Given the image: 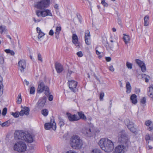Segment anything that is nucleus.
Masks as SVG:
<instances>
[{"instance_id": "f257e3e1", "label": "nucleus", "mask_w": 153, "mask_h": 153, "mask_svg": "<svg viewBox=\"0 0 153 153\" xmlns=\"http://www.w3.org/2000/svg\"><path fill=\"white\" fill-rule=\"evenodd\" d=\"M118 141L123 145H121L117 146L114 153H124L126 148H128L130 146L131 142L128 135L124 130H122L118 134Z\"/></svg>"}, {"instance_id": "f03ea898", "label": "nucleus", "mask_w": 153, "mask_h": 153, "mask_svg": "<svg viewBox=\"0 0 153 153\" xmlns=\"http://www.w3.org/2000/svg\"><path fill=\"white\" fill-rule=\"evenodd\" d=\"M99 144L102 149L107 152H111L114 148L113 142L107 138L101 139Z\"/></svg>"}, {"instance_id": "7ed1b4c3", "label": "nucleus", "mask_w": 153, "mask_h": 153, "mask_svg": "<svg viewBox=\"0 0 153 153\" xmlns=\"http://www.w3.org/2000/svg\"><path fill=\"white\" fill-rule=\"evenodd\" d=\"M71 147L74 149H80L83 145V142L80 137L77 135H73L70 140Z\"/></svg>"}, {"instance_id": "20e7f679", "label": "nucleus", "mask_w": 153, "mask_h": 153, "mask_svg": "<svg viewBox=\"0 0 153 153\" xmlns=\"http://www.w3.org/2000/svg\"><path fill=\"white\" fill-rule=\"evenodd\" d=\"M95 128L93 124H91L84 127L82 131V133L86 136L91 137L95 133Z\"/></svg>"}, {"instance_id": "39448f33", "label": "nucleus", "mask_w": 153, "mask_h": 153, "mask_svg": "<svg viewBox=\"0 0 153 153\" xmlns=\"http://www.w3.org/2000/svg\"><path fill=\"white\" fill-rule=\"evenodd\" d=\"M27 149L26 144L22 141H19L15 143L13 146L14 150L17 152L22 153L25 152Z\"/></svg>"}, {"instance_id": "423d86ee", "label": "nucleus", "mask_w": 153, "mask_h": 153, "mask_svg": "<svg viewBox=\"0 0 153 153\" xmlns=\"http://www.w3.org/2000/svg\"><path fill=\"white\" fill-rule=\"evenodd\" d=\"M44 91H45V94L46 95H48L49 94V89L47 85H45L44 82L42 80L40 81L38 83L37 88L38 93L40 94Z\"/></svg>"}, {"instance_id": "0eeeda50", "label": "nucleus", "mask_w": 153, "mask_h": 153, "mask_svg": "<svg viewBox=\"0 0 153 153\" xmlns=\"http://www.w3.org/2000/svg\"><path fill=\"white\" fill-rule=\"evenodd\" d=\"M49 4V0H41L37 2L35 5V7L38 9H42L48 7Z\"/></svg>"}, {"instance_id": "6e6552de", "label": "nucleus", "mask_w": 153, "mask_h": 153, "mask_svg": "<svg viewBox=\"0 0 153 153\" xmlns=\"http://www.w3.org/2000/svg\"><path fill=\"white\" fill-rule=\"evenodd\" d=\"M69 87L71 91L75 93L78 90L76 88L77 82L75 81L71 80L68 82Z\"/></svg>"}, {"instance_id": "1a4fd4ad", "label": "nucleus", "mask_w": 153, "mask_h": 153, "mask_svg": "<svg viewBox=\"0 0 153 153\" xmlns=\"http://www.w3.org/2000/svg\"><path fill=\"white\" fill-rule=\"evenodd\" d=\"M46 100V99L45 97L40 98L36 104L37 108L40 109L42 108L45 104Z\"/></svg>"}, {"instance_id": "9d476101", "label": "nucleus", "mask_w": 153, "mask_h": 153, "mask_svg": "<svg viewBox=\"0 0 153 153\" xmlns=\"http://www.w3.org/2000/svg\"><path fill=\"white\" fill-rule=\"evenodd\" d=\"M26 133L21 131H15L14 133V136L19 140H24V137L25 136Z\"/></svg>"}, {"instance_id": "9b49d317", "label": "nucleus", "mask_w": 153, "mask_h": 153, "mask_svg": "<svg viewBox=\"0 0 153 153\" xmlns=\"http://www.w3.org/2000/svg\"><path fill=\"white\" fill-rule=\"evenodd\" d=\"M19 69L22 73L24 72V69L26 68V63L25 61L22 59L19 61L18 63Z\"/></svg>"}, {"instance_id": "f8f14e48", "label": "nucleus", "mask_w": 153, "mask_h": 153, "mask_svg": "<svg viewBox=\"0 0 153 153\" xmlns=\"http://www.w3.org/2000/svg\"><path fill=\"white\" fill-rule=\"evenodd\" d=\"M91 35L90 31L88 30L85 31V43L88 45L91 44Z\"/></svg>"}, {"instance_id": "ddd939ff", "label": "nucleus", "mask_w": 153, "mask_h": 153, "mask_svg": "<svg viewBox=\"0 0 153 153\" xmlns=\"http://www.w3.org/2000/svg\"><path fill=\"white\" fill-rule=\"evenodd\" d=\"M45 128L46 130H49L52 128L53 130H55L56 128V123L54 121L53 123H46L45 124Z\"/></svg>"}, {"instance_id": "4468645a", "label": "nucleus", "mask_w": 153, "mask_h": 153, "mask_svg": "<svg viewBox=\"0 0 153 153\" xmlns=\"http://www.w3.org/2000/svg\"><path fill=\"white\" fill-rule=\"evenodd\" d=\"M66 114L68 117V120L71 121H74L79 120V117H78L76 114H74L72 115L69 113H67Z\"/></svg>"}, {"instance_id": "2eb2a0df", "label": "nucleus", "mask_w": 153, "mask_h": 153, "mask_svg": "<svg viewBox=\"0 0 153 153\" xmlns=\"http://www.w3.org/2000/svg\"><path fill=\"white\" fill-rule=\"evenodd\" d=\"M72 42L75 45L77 48H80L79 43L78 41V38L77 36L75 34H73L72 35Z\"/></svg>"}, {"instance_id": "dca6fc26", "label": "nucleus", "mask_w": 153, "mask_h": 153, "mask_svg": "<svg viewBox=\"0 0 153 153\" xmlns=\"http://www.w3.org/2000/svg\"><path fill=\"white\" fill-rule=\"evenodd\" d=\"M29 108L25 106L20 112L19 113V114H20V115L21 116H22L24 114H25L26 115H28L29 114Z\"/></svg>"}, {"instance_id": "f3484780", "label": "nucleus", "mask_w": 153, "mask_h": 153, "mask_svg": "<svg viewBox=\"0 0 153 153\" xmlns=\"http://www.w3.org/2000/svg\"><path fill=\"white\" fill-rule=\"evenodd\" d=\"M24 140L28 143H31L33 141V138L31 135L29 134H26Z\"/></svg>"}, {"instance_id": "a211bd4d", "label": "nucleus", "mask_w": 153, "mask_h": 153, "mask_svg": "<svg viewBox=\"0 0 153 153\" xmlns=\"http://www.w3.org/2000/svg\"><path fill=\"white\" fill-rule=\"evenodd\" d=\"M147 94L151 100L153 101V86L150 85L148 88Z\"/></svg>"}, {"instance_id": "6ab92c4d", "label": "nucleus", "mask_w": 153, "mask_h": 153, "mask_svg": "<svg viewBox=\"0 0 153 153\" xmlns=\"http://www.w3.org/2000/svg\"><path fill=\"white\" fill-rule=\"evenodd\" d=\"M56 69L58 73H61L63 70V67L61 64L58 62H56L55 64Z\"/></svg>"}, {"instance_id": "aec40b11", "label": "nucleus", "mask_w": 153, "mask_h": 153, "mask_svg": "<svg viewBox=\"0 0 153 153\" xmlns=\"http://www.w3.org/2000/svg\"><path fill=\"white\" fill-rule=\"evenodd\" d=\"M124 122L129 129L134 126V123L132 122H130L128 119H126Z\"/></svg>"}, {"instance_id": "412c9836", "label": "nucleus", "mask_w": 153, "mask_h": 153, "mask_svg": "<svg viewBox=\"0 0 153 153\" xmlns=\"http://www.w3.org/2000/svg\"><path fill=\"white\" fill-rule=\"evenodd\" d=\"M130 100L133 104H136L137 102V96L134 94L131 95L130 97Z\"/></svg>"}, {"instance_id": "4be33fe9", "label": "nucleus", "mask_w": 153, "mask_h": 153, "mask_svg": "<svg viewBox=\"0 0 153 153\" xmlns=\"http://www.w3.org/2000/svg\"><path fill=\"white\" fill-rule=\"evenodd\" d=\"M145 139L146 141V143L148 144L149 140L153 141V134L150 135L149 134H146L145 136Z\"/></svg>"}, {"instance_id": "5701e85b", "label": "nucleus", "mask_w": 153, "mask_h": 153, "mask_svg": "<svg viewBox=\"0 0 153 153\" xmlns=\"http://www.w3.org/2000/svg\"><path fill=\"white\" fill-rule=\"evenodd\" d=\"M126 92L127 94L130 93L131 90V86L129 82H127L126 84Z\"/></svg>"}, {"instance_id": "b1692460", "label": "nucleus", "mask_w": 153, "mask_h": 153, "mask_svg": "<svg viewBox=\"0 0 153 153\" xmlns=\"http://www.w3.org/2000/svg\"><path fill=\"white\" fill-rule=\"evenodd\" d=\"M149 18L148 15H146L145 16L144 18V26H148L149 24Z\"/></svg>"}, {"instance_id": "393cba45", "label": "nucleus", "mask_w": 153, "mask_h": 153, "mask_svg": "<svg viewBox=\"0 0 153 153\" xmlns=\"http://www.w3.org/2000/svg\"><path fill=\"white\" fill-rule=\"evenodd\" d=\"M2 77L0 76V96L2 94L3 90V86L2 84Z\"/></svg>"}, {"instance_id": "a878e982", "label": "nucleus", "mask_w": 153, "mask_h": 153, "mask_svg": "<svg viewBox=\"0 0 153 153\" xmlns=\"http://www.w3.org/2000/svg\"><path fill=\"white\" fill-rule=\"evenodd\" d=\"M78 114L79 116V118L82 119L83 120H86V117L85 115L82 112H78Z\"/></svg>"}, {"instance_id": "bb28decb", "label": "nucleus", "mask_w": 153, "mask_h": 153, "mask_svg": "<svg viewBox=\"0 0 153 153\" xmlns=\"http://www.w3.org/2000/svg\"><path fill=\"white\" fill-rule=\"evenodd\" d=\"M123 39L125 44H127L130 41L129 36L128 35H124L123 38Z\"/></svg>"}, {"instance_id": "cd10ccee", "label": "nucleus", "mask_w": 153, "mask_h": 153, "mask_svg": "<svg viewBox=\"0 0 153 153\" xmlns=\"http://www.w3.org/2000/svg\"><path fill=\"white\" fill-rule=\"evenodd\" d=\"M58 118L59 120V125L60 126V127H61L62 126H63L65 125L64 120L60 117H59Z\"/></svg>"}, {"instance_id": "c85d7f7f", "label": "nucleus", "mask_w": 153, "mask_h": 153, "mask_svg": "<svg viewBox=\"0 0 153 153\" xmlns=\"http://www.w3.org/2000/svg\"><path fill=\"white\" fill-rule=\"evenodd\" d=\"M135 62L139 67L145 64L143 61L138 59H135Z\"/></svg>"}, {"instance_id": "c756f323", "label": "nucleus", "mask_w": 153, "mask_h": 153, "mask_svg": "<svg viewBox=\"0 0 153 153\" xmlns=\"http://www.w3.org/2000/svg\"><path fill=\"white\" fill-rule=\"evenodd\" d=\"M45 13H46V15L44 14L43 15L44 16H53L51 11L48 9L45 10Z\"/></svg>"}, {"instance_id": "7c9ffc66", "label": "nucleus", "mask_w": 153, "mask_h": 153, "mask_svg": "<svg viewBox=\"0 0 153 153\" xmlns=\"http://www.w3.org/2000/svg\"><path fill=\"white\" fill-rule=\"evenodd\" d=\"M48 113V111L46 109H43L42 111V114L45 117L47 116Z\"/></svg>"}, {"instance_id": "2f4dec72", "label": "nucleus", "mask_w": 153, "mask_h": 153, "mask_svg": "<svg viewBox=\"0 0 153 153\" xmlns=\"http://www.w3.org/2000/svg\"><path fill=\"white\" fill-rule=\"evenodd\" d=\"M4 51L7 53H10L11 55L14 56L15 54V52L12 50H11L10 49H6Z\"/></svg>"}, {"instance_id": "473e14b6", "label": "nucleus", "mask_w": 153, "mask_h": 153, "mask_svg": "<svg viewBox=\"0 0 153 153\" xmlns=\"http://www.w3.org/2000/svg\"><path fill=\"white\" fill-rule=\"evenodd\" d=\"M18 100L17 101V103L18 104H21L22 100L21 94H19L18 95Z\"/></svg>"}, {"instance_id": "72a5a7b5", "label": "nucleus", "mask_w": 153, "mask_h": 153, "mask_svg": "<svg viewBox=\"0 0 153 153\" xmlns=\"http://www.w3.org/2000/svg\"><path fill=\"white\" fill-rule=\"evenodd\" d=\"M35 91V88L34 87H31L30 89V94H34Z\"/></svg>"}, {"instance_id": "f704fd0d", "label": "nucleus", "mask_w": 153, "mask_h": 153, "mask_svg": "<svg viewBox=\"0 0 153 153\" xmlns=\"http://www.w3.org/2000/svg\"><path fill=\"white\" fill-rule=\"evenodd\" d=\"M42 11H40L39 10H37L36 11V15L38 17L42 16Z\"/></svg>"}, {"instance_id": "c9c22d12", "label": "nucleus", "mask_w": 153, "mask_h": 153, "mask_svg": "<svg viewBox=\"0 0 153 153\" xmlns=\"http://www.w3.org/2000/svg\"><path fill=\"white\" fill-rule=\"evenodd\" d=\"M39 30L40 32H39V35L38 36V39L41 38L45 35V34L41 30Z\"/></svg>"}, {"instance_id": "e433bc0d", "label": "nucleus", "mask_w": 153, "mask_h": 153, "mask_svg": "<svg viewBox=\"0 0 153 153\" xmlns=\"http://www.w3.org/2000/svg\"><path fill=\"white\" fill-rule=\"evenodd\" d=\"M131 132L135 134L137 133V129L134 127V126L129 129Z\"/></svg>"}, {"instance_id": "4c0bfd02", "label": "nucleus", "mask_w": 153, "mask_h": 153, "mask_svg": "<svg viewBox=\"0 0 153 153\" xmlns=\"http://www.w3.org/2000/svg\"><path fill=\"white\" fill-rule=\"evenodd\" d=\"M140 67L141 68V71L143 72H145L146 71V68L145 64Z\"/></svg>"}, {"instance_id": "58836bf2", "label": "nucleus", "mask_w": 153, "mask_h": 153, "mask_svg": "<svg viewBox=\"0 0 153 153\" xmlns=\"http://www.w3.org/2000/svg\"><path fill=\"white\" fill-rule=\"evenodd\" d=\"M11 114L15 117H18L19 115H20L19 112L17 111L15 113L12 112Z\"/></svg>"}, {"instance_id": "ea45409f", "label": "nucleus", "mask_w": 153, "mask_h": 153, "mask_svg": "<svg viewBox=\"0 0 153 153\" xmlns=\"http://www.w3.org/2000/svg\"><path fill=\"white\" fill-rule=\"evenodd\" d=\"M91 153H102V152L100 150L95 149L92 150Z\"/></svg>"}, {"instance_id": "a19ab883", "label": "nucleus", "mask_w": 153, "mask_h": 153, "mask_svg": "<svg viewBox=\"0 0 153 153\" xmlns=\"http://www.w3.org/2000/svg\"><path fill=\"white\" fill-rule=\"evenodd\" d=\"M61 27H57L56 29V32L55 33H59L61 30Z\"/></svg>"}, {"instance_id": "79ce46f5", "label": "nucleus", "mask_w": 153, "mask_h": 153, "mask_svg": "<svg viewBox=\"0 0 153 153\" xmlns=\"http://www.w3.org/2000/svg\"><path fill=\"white\" fill-rule=\"evenodd\" d=\"M9 125V123L8 122V121H7L3 123L1 125V126L3 127L4 126H8Z\"/></svg>"}, {"instance_id": "37998d69", "label": "nucleus", "mask_w": 153, "mask_h": 153, "mask_svg": "<svg viewBox=\"0 0 153 153\" xmlns=\"http://www.w3.org/2000/svg\"><path fill=\"white\" fill-rule=\"evenodd\" d=\"M5 27H6L5 26L4 27L2 25H1L0 26V30H1L0 31V33L1 34H2L3 32H4V31L5 30Z\"/></svg>"}, {"instance_id": "c03bdc74", "label": "nucleus", "mask_w": 153, "mask_h": 153, "mask_svg": "<svg viewBox=\"0 0 153 153\" xmlns=\"http://www.w3.org/2000/svg\"><path fill=\"white\" fill-rule=\"evenodd\" d=\"M152 121L149 120H147L145 122V125L148 126H149L152 123Z\"/></svg>"}, {"instance_id": "a18cd8bd", "label": "nucleus", "mask_w": 153, "mask_h": 153, "mask_svg": "<svg viewBox=\"0 0 153 153\" xmlns=\"http://www.w3.org/2000/svg\"><path fill=\"white\" fill-rule=\"evenodd\" d=\"M126 65V66L128 68L130 69H132V65L131 63L129 62H127Z\"/></svg>"}, {"instance_id": "49530a36", "label": "nucleus", "mask_w": 153, "mask_h": 153, "mask_svg": "<svg viewBox=\"0 0 153 153\" xmlns=\"http://www.w3.org/2000/svg\"><path fill=\"white\" fill-rule=\"evenodd\" d=\"M7 109L6 108H3L2 111V114L3 116H5L7 112Z\"/></svg>"}, {"instance_id": "de8ad7c7", "label": "nucleus", "mask_w": 153, "mask_h": 153, "mask_svg": "<svg viewBox=\"0 0 153 153\" xmlns=\"http://www.w3.org/2000/svg\"><path fill=\"white\" fill-rule=\"evenodd\" d=\"M4 58L2 54H0V63L1 64H3L4 63Z\"/></svg>"}, {"instance_id": "09e8293b", "label": "nucleus", "mask_w": 153, "mask_h": 153, "mask_svg": "<svg viewBox=\"0 0 153 153\" xmlns=\"http://www.w3.org/2000/svg\"><path fill=\"white\" fill-rule=\"evenodd\" d=\"M76 16L78 19L80 23H81L82 19V17L78 13H77L76 14Z\"/></svg>"}, {"instance_id": "8fccbe9b", "label": "nucleus", "mask_w": 153, "mask_h": 153, "mask_svg": "<svg viewBox=\"0 0 153 153\" xmlns=\"http://www.w3.org/2000/svg\"><path fill=\"white\" fill-rule=\"evenodd\" d=\"M100 100H103V98L104 96V93L103 92L101 93L100 94Z\"/></svg>"}, {"instance_id": "3c124183", "label": "nucleus", "mask_w": 153, "mask_h": 153, "mask_svg": "<svg viewBox=\"0 0 153 153\" xmlns=\"http://www.w3.org/2000/svg\"><path fill=\"white\" fill-rule=\"evenodd\" d=\"M146 102V99L145 97H143L141 100L140 102L141 103L144 104Z\"/></svg>"}, {"instance_id": "603ef678", "label": "nucleus", "mask_w": 153, "mask_h": 153, "mask_svg": "<svg viewBox=\"0 0 153 153\" xmlns=\"http://www.w3.org/2000/svg\"><path fill=\"white\" fill-rule=\"evenodd\" d=\"M76 55L79 57H82L83 55V54L82 52V51H81L77 52L76 53Z\"/></svg>"}, {"instance_id": "864d4df0", "label": "nucleus", "mask_w": 153, "mask_h": 153, "mask_svg": "<svg viewBox=\"0 0 153 153\" xmlns=\"http://www.w3.org/2000/svg\"><path fill=\"white\" fill-rule=\"evenodd\" d=\"M38 59L41 61V62H42V57L40 53H39L38 54Z\"/></svg>"}, {"instance_id": "5fc2aeb1", "label": "nucleus", "mask_w": 153, "mask_h": 153, "mask_svg": "<svg viewBox=\"0 0 153 153\" xmlns=\"http://www.w3.org/2000/svg\"><path fill=\"white\" fill-rule=\"evenodd\" d=\"M109 69L112 72H113L114 70V68L112 65H111L109 66Z\"/></svg>"}, {"instance_id": "6e6d98bb", "label": "nucleus", "mask_w": 153, "mask_h": 153, "mask_svg": "<svg viewBox=\"0 0 153 153\" xmlns=\"http://www.w3.org/2000/svg\"><path fill=\"white\" fill-rule=\"evenodd\" d=\"M117 22H118V23L119 25L120 26H122L121 20L120 18H118Z\"/></svg>"}, {"instance_id": "4d7b16f0", "label": "nucleus", "mask_w": 153, "mask_h": 153, "mask_svg": "<svg viewBox=\"0 0 153 153\" xmlns=\"http://www.w3.org/2000/svg\"><path fill=\"white\" fill-rule=\"evenodd\" d=\"M105 60L107 62H110L111 60V58L110 57H107L105 58Z\"/></svg>"}, {"instance_id": "13d9d810", "label": "nucleus", "mask_w": 153, "mask_h": 153, "mask_svg": "<svg viewBox=\"0 0 153 153\" xmlns=\"http://www.w3.org/2000/svg\"><path fill=\"white\" fill-rule=\"evenodd\" d=\"M49 100L50 101H52L53 100V96L52 95H50L49 97Z\"/></svg>"}, {"instance_id": "bf43d9fd", "label": "nucleus", "mask_w": 153, "mask_h": 153, "mask_svg": "<svg viewBox=\"0 0 153 153\" xmlns=\"http://www.w3.org/2000/svg\"><path fill=\"white\" fill-rule=\"evenodd\" d=\"M53 30H51L49 32V35L51 36H53Z\"/></svg>"}, {"instance_id": "052dcab7", "label": "nucleus", "mask_w": 153, "mask_h": 153, "mask_svg": "<svg viewBox=\"0 0 153 153\" xmlns=\"http://www.w3.org/2000/svg\"><path fill=\"white\" fill-rule=\"evenodd\" d=\"M150 78L149 76H147V77H145V82H148L149 81V78Z\"/></svg>"}, {"instance_id": "680f3d73", "label": "nucleus", "mask_w": 153, "mask_h": 153, "mask_svg": "<svg viewBox=\"0 0 153 153\" xmlns=\"http://www.w3.org/2000/svg\"><path fill=\"white\" fill-rule=\"evenodd\" d=\"M59 33H55V37L57 39H58L59 37Z\"/></svg>"}, {"instance_id": "e2e57ef3", "label": "nucleus", "mask_w": 153, "mask_h": 153, "mask_svg": "<svg viewBox=\"0 0 153 153\" xmlns=\"http://www.w3.org/2000/svg\"><path fill=\"white\" fill-rule=\"evenodd\" d=\"M66 153H76V152L73 150H71L67 151Z\"/></svg>"}, {"instance_id": "0e129e2a", "label": "nucleus", "mask_w": 153, "mask_h": 153, "mask_svg": "<svg viewBox=\"0 0 153 153\" xmlns=\"http://www.w3.org/2000/svg\"><path fill=\"white\" fill-rule=\"evenodd\" d=\"M102 5L104 7H107L108 6V4L106 2L104 3L103 4H102Z\"/></svg>"}, {"instance_id": "69168bd1", "label": "nucleus", "mask_w": 153, "mask_h": 153, "mask_svg": "<svg viewBox=\"0 0 153 153\" xmlns=\"http://www.w3.org/2000/svg\"><path fill=\"white\" fill-rule=\"evenodd\" d=\"M33 20L35 22H40V20L39 19L36 20L35 18H33Z\"/></svg>"}, {"instance_id": "338daca9", "label": "nucleus", "mask_w": 153, "mask_h": 153, "mask_svg": "<svg viewBox=\"0 0 153 153\" xmlns=\"http://www.w3.org/2000/svg\"><path fill=\"white\" fill-rule=\"evenodd\" d=\"M72 72H73L72 71H69L68 70V72L67 74V76L69 75L70 76Z\"/></svg>"}, {"instance_id": "774afa93", "label": "nucleus", "mask_w": 153, "mask_h": 153, "mask_svg": "<svg viewBox=\"0 0 153 153\" xmlns=\"http://www.w3.org/2000/svg\"><path fill=\"white\" fill-rule=\"evenodd\" d=\"M24 82L26 83V85H28L29 84V83L28 81H27V80L26 79H25Z\"/></svg>"}]
</instances>
